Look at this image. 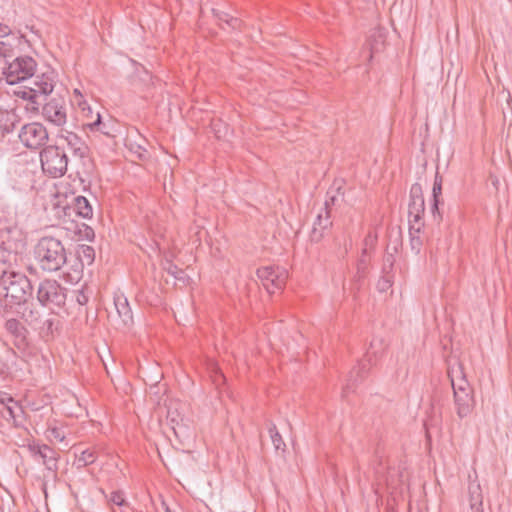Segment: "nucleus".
<instances>
[{
	"label": "nucleus",
	"mask_w": 512,
	"mask_h": 512,
	"mask_svg": "<svg viewBox=\"0 0 512 512\" xmlns=\"http://www.w3.org/2000/svg\"><path fill=\"white\" fill-rule=\"evenodd\" d=\"M37 63L34 58L24 55L15 56L9 60L5 74L6 83L10 85L26 82L19 87L15 95L40 105L41 101L52 93L56 83V74L52 69L35 74Z\"/></svg>",
	"instance_id": "1"
},
{
	"label": "nucleus",
	"mask_w": 512,
	"mask_h": 512,
	"mask_svg": "<svg viewBox=\"0 0 512 512\" xmlns=\"http://www.w3.org/2000/svg\"><path fill=\"white\" fill-rule=\"evenodd\" d=\"M19 242L8 243V250L0 249V291L10 304L21 305L32 296L29 278L17 270L16 250Z\"/></svg>",
	"instance_id": "2"
},
{
	"label": "nucleus",
	"mask_w": 512,
	"mask_h": 512,
	"mask_svg": "<svg viewBox=\"0 0 512 512\" xmlns=\"http://www.w3.org/2000/svg\"><path fill=\"white\" fill-rule=\"evenodd\" d=\"M34 255L40 268L47 272H56L67 261L66 250L62 242L54 237H42L35 246Z\"/></svg>",
	"instance_id": "3"
},
{
	"label": "nucleus",
	"mask_w": 512,
	"mask_h": 512,
	"mask_svg": "<svg viewBox=\"0 0 512 512\" xmlns=\"http://www.w3.org/2000/svg\"><path fill=\"white\" fill-rule=\"evenodd\" d=\"M42 170L52 177H60L67 170L66 153L59 146H47L40 153Z\"/></svg>",
	"instance_id": "4"
},
{
	"label": "nucleus",
	"mask_w": 512,
	"mask_h": 512,
	"mask_svg": "<svg viewBox=\"0 0 512 512\" xmlns=\"http://www.w3.org/2000/svg\"><path fill=\"white\" fill-rule=\"evenodd\" d=\"M65 289L56 280L46 279L40 282L37 299L43 306H61L65 302Z\"/></svg>",
	"instance_id": "5"
},
{
	"label": "nucleus",
	"mask_w": 512,
	"mask_h": 512,
	"mask_svg": "<svg viewBox=\"0 0 512 512\" xmlns=\"http://www.w3.org/2000/svg\"><path fill=\"white\" fill-rule=\"evenodd\" d=\"M257 277L267 292L273 294L284 288L288 271L282 267L266 266L257 270Z\"/></svg>",
	"instance_id": "6"
},
{
	"label": "nucleus",
	"mask_w": 512,
	"mask_h": 512,
	"mask_svg": "<svg viewBox=\"0 0 512 512\" xmlns=\"http://www.w3.org/2000/svg\"><path fill=\"white\" fill-rule=\"evenodd\" d=\"M115 312L109 314L112 325L119 330H124L132 326L133 313L127 297L123 293L114 295Z\"/></svg>",
	"instance_id": "7"
},
{
	"label": "nucleus",
	"mask_w": 512,
	"mask_h": 512,
	"mask_svg": "<svg viewBox=\"0 0 512 512\" xmlns=\"http://www.w3.org/2000/svg\"><path fill=\"white\" fill-rule=\"evenodd\" d=\"M19 139L27 148L38 149L48 141V132L41 123L32 122L21 128Z\"/></svg>",
	"instance_id": "8"
},
{
	"label": "nucleus",
	"mask_w": 512,
	"mask_h": 512,
	"mask_svg": "<svg viewBox=\"0 0 512 512\" xmlns=\"http://www.w3.org/2000/svg\"><path fill=\"white\" fill-rule=\"evenodd\" d=\"M425 212L422 187L420 184H413L410 189V201L408 205L409 223L412 228L420 230L422 218Z\"/></svg>",
	"instance_id": "9"
},
{
	"label": "nucleus",
	"mask_w": 512,
	"mask_h": 512,
	"mask_svg": "<svg viewBox=\"0 0 512 512\" xmlns=\"http://www.w3.org/2000/svg\"><path fill=\"white\" fill-rule=\"evenodd\" d=\"M33 458H40L43 465L50 471L58 469L59 454L46 444L37 441H29L26 445Z\"/></svg>",
	"instance_id": "10"
},
{
	"label": "nucleus",
	"mask_w": 512,
	"mask_h": 512,
	"mask_svg": "<svg viewBox=\"0 0 512 512\" xmlns=\"http://www.w3.org/2000/svg\"><path fill=\"white\" fill-rule=\"evenodd\" d=\"M335 200L336 196L330 195V192H328V199L325 201L324 208L320 210L313 223V228L310 234L311 241L319 242L331 228L332 221L330 219V211L328 207L330 204H334Z\"/></svg>",
	"instance_id": "11"
},
{
	"label": "nucleus",
	"mask_w": 512,
	"mask_h": 512,
	"mask_svg": "<svg viewBox=\"0 0 512 512\" xmlns=\"http://www.w3.org/2000/svg\"><path fill=\"white\" fill-rule=\"evenodd\" d=\"M42 115L49 123L55 126H63L67 122L65 101L62 98H52L44 104Z\"/></svg>",
	"instance_id": "12"
},
{
	"label": "nucleus",
	"mask_w": 512,
	"mask_h": 512,
	"mask_svg": "<svg viewBox=\"0 0 512 512\" xmlns=\"http://www.w3.org/2000/svg\"><path fill=\"white\" fill-rule=\"evenodd\" d=\"M58 141L62 146L67 148L73 155L83 158L87 153V146L84 141L74 132L68 130H61L58 134Z\"/></svg>",
	"instance_id": "13"
},
{
	"label": "nucleus",
	"mask_w": 512,
	"mask_h": 512,
	"mask_svg": "<svg viewBox=\"0 0 512 512\" xmlns=\"http://www.w3.org/2000/svg\"><path fill=\"white\" fill-rule=\"evenodd\" d=\"M454 404L457 415L460 418L467 417L474 407L473 391L469 392H455L454 393Z\"/></svg>",
	"instance_id": "14"
},
{
	"label": "nucleus",
	"mask_w": 512,
	"mask_h": 512,
	"mask_svg": "<svg viewBox=\"0 0 512 512\" xmlns=\"http://www.w3.org/2000/svg\"><path fill=\"white\" fill-rule=\"evenodd\" d=\"M374 241L375 237H373L372 235H368L365 239V247L363 248L361 257L358 260L356 273L353 277V281L355 283H359L367 275L369 266L368 246L373 245Z\"/></svg>",
	"instance_id": "15"
},
{
	"label": "nucleus",
	"mask_w": 512,
	"mask_h": 512,
	"mask_svg": "<svg viewBox=\"0 0 512 512\" xmlns=\"http://www.w3.org/2000/svg\"><path fill=\"white\" fill-rule=\"evenodd\" d=\"M5 329L14 337V344L19 349L27 345L26 329L17 319L11 318L5 322Z\"/></svg>",
	"instance_id": "16"
},
{
	"label": "nucleus",
	"mask_w": 512,
	"mask_h": 512,
	"mask_svg": "<svg viewBox=\"0 0 512 512\" xmlns=\"http://www.w3.org/2000/svg\"><path fill=\"white\" fill-rule=\"evenodd\" d=\"M18 123V116L12 110L0 109V137L11 133Z\"/></svg>",
	"instance_id": "17"
},
{
	"label": "nucleus",
	"mask_w": 512,
	"mask_h": 512,
	"mask_svg": "<svg viewBox=\"0 0 512 512\" xmlns=\"http://www.w3.org/2000/svg\"><path fill=\"white\" fill-rule=\"evenodd\" d=\"M14 57L13 45L7 41L0 40V81L5 79L9 60Z\"/></svg>",
	"instance_id": "18"
},
{
	"label": "nucleus",
	"mask_w": 512,
	"mask_h": 512,
	"mask_svg": "<svg viewBox=\"0 0 512 512\" xmlns=\"http://www.w3.org/2000/svg\"><path fill=\"white\" fill-rule=\"evenodd\" d=\"M451 384L453 388V393L455 392H469L473 391L470 384L466 380L465 376L462 375V371L460 369L450 372Z\"/></svg>",
	"instance_id": "19"
},
{
	"label": "nucleus",
	"mask_w": 512,
	"mask_h": 512,
	"mask_svg": "<svg viewBox=\"0 0 512 512\" xmlns=\"http://www.w3.org/2000/svg\"><path fill=\"white\" fill-rule=\"evenodd\" d=\"M6 234V240H3L0 249L8 250V243H14L16 241L19 242L20 246L16 250V257L18 258L19 249L24 247V239L22 237V233L16 227L7 228L4 232Z\"/></svg>",
	"instance_id": "20"
},
{
	"label": "nucleus",
	"mask_w": 512,
	"mask_h": 512,
	"mask_svg": "<svg viewBox=\"0 0 512 512\" xmlns=\"http://www.w3.org/2000/svg\"><path fill=\"white\" fill-rule=\"evenodd\" d=\"M73 207L76 214L83 218L89 219L93 215L92 206L84 196L75 197Z\"/></svg>",
	"instance_id": "21"
},
{
	"label": "nucleus",
	"mask_w": 512,
	"mask_h": 512,
	"mask_svg": "<svg viewBox=\"0 0 512 512\" xmlns=\"http://www.w3.org/2000/svg\"><path fill=\"white\" fill-rule=\"evenodd\" d=\"M183 408L184 406L180 403H171L168 407L167 418L173 424V429H175V426L185 425L184 416L181 413Z\"/></svg>",
	"instance_id": "22"
},
{
	"label": "nucleus",
	"mask_w": 512,
	"mask_h": 512,
	"mask_svg": "<svg viewBox=\"0 0 512 512\" xmlns=\"http://www.w3.org/2000/svg\"><path fill=\"white\" fill-rule=\"evenodd\" d=\"M470 505L472 509H476L479 512V507L482 504V492L479 483L473 482L470 483L468 487Z\"/></svg>",
	"instance_id": "23"
},
{
	"label": "nucleus",
	"mask_w": 512,
	"mask_h": 512,
	"mask_svg": "<svg viewBox=\"0 0 512 512\" xmlns=\"http://www.w3.org/2000/svg\"><path fill=\"white\" fill-rule=\"evenodd\" d=\"M213 14L219 21V24H226L231 29H238L241 26V21L238 18L230 16L228 13L213 9Z\"/></svg>",
	"instance_id": "24"
},
{
	"label": "nucleus",
	"mask_w": 512,
	"mask_h": 512,
	"mask_svg": "<svg viewBox=\"0 0 512 512\" xmlns=\"http://www.w3.org/2000/svg\"><path fill=\"white\" fill-rule=\"evenodd\" d=\"M46 438L50 442H65L66 430L63 426H49L46 430Z\"/></svg>",
	"instance_id": "25"
},
{
	"label": "nucleus",
	"mask_w": 512,
	"mask_h": 512,
	"mask_svg": "<svg viewBox=\"0 0 512 512\" xmlns=\"http://www.w3.org/2000/svg\"><path fill=\"white\" fill-rule=\"evenodd\" d=\"M85 126H87V128L90 131H99L107 136L112 135L111 131L107 127V124L101 121V116L99 112L95 114V120L91 122H86Z\"/></svg>",
	"instance_id": "26"
},
{
	"label": "nucleus",
	"mask_w": 512,
	"mask_h": 512,
	"mask_svg": "<svg viewBox=\"0 0 512 512\" xmlns=\"http://www.w3.org/2000/svg\"><path fill=\"white\" fill-rule=\"evenodd\" d=\"M386 345L384 341L380 338H375L371 341L370 348L367 352V356L371 358V356L378 357L385 350Z\"/></svg>",
	"instance_id": "27"
},
{
	"label": "nucleus",
	"mask_w": 512,
	"mask_h": 512,
	"mask_svg": "<svg viewBox=\"0 0 512 512\" xmlns=\"http://www.w3.org/2000/svg\"><path fill=\"white\" fill-rule=\"evenodd\" d=\"M432 192L434 198L432 212L434 213L436 210H438V197L441 195L442 192V178L439 176L438 173H436L435 175Z\"/></svg>",
	"instance_id": "28"
},
{
	"label": "nucleus",
	"mask_w": 512,
	"mask_h": 512,
	"mask_svg": "<svg viewBox=\"0 0 512 512\" xmlns=\"http://www.w3.org/2000/svg\"><path fill=\"white\" fill-rule=\"evenodd\" d=\"M96 460L95 451L91 449H87L81 452V454L77 458V463L79 466H87Z\"/></svg>",
	"instance_id": "29"
},
{
	"label": "nucleus",
	"mask_w": 512,
	"mask_h": 512,
	"mask_svg": "<svg viewBox=\"0 0 512 512\" xmlns=\"http://www.w3.org/2000/svg\"><path fill=\"white\" fill-rule=\"evenodd\" d=\"M269 433L271 436L272 443L276 450L282 449L285 446V443L283 442L282 436L280 433L276 430V427L273 425L269 428Z\"/></svg>",
	"instance_id": "30"
},
{
	"label": "nucleus",
	"mask_w": 512,
	"mask_h": 512,
	"mask_svg": "<svg viewBox=\"0 0 512 512\" xmlns=\"http://www.w3.org/2000/svg\"><path fill=\"white\" fill-rule=\"evenodd\" d=\"M393 283V275H382L377 283V288L380 292L387 291Z\"/></svg>",
	"instance_id": "31"
},
{
	"label": "nucleus",
	"mask_w": 512,
	"mask_h": 512,
	"mask_svg": "<svg viewBox=\"0 0 512 512\" xmlns=\"http://www.w3.org/2000/svg\"><path fill=\"white\" fill-rule=\"evenodd\" d=\"M74 297H75L76 302L81 306L86 305L89 301V295L87 293V289H84V288L75 290Z\"/></svg>",
	"instance_id": "32"
},
{
	"label": "nucleus",
	"mask_w": 512,
	"mask_h": 512,
	"mask_svg": "<svg viewBox=\"0 0 512 512\" xmlns=\"http://www.w3.org/2000/svg\"><path fill=\"white\" fill-rule=\"evenodd\" d=\"M394 265V258L392 255H387L384 258L382 266V275H392V269Z\"/></svg>",
	"instance_id": "33"
},
{
	"label": "nucleus",
	"mask_w": 512,
	"mask_h": 512,
	"mask_svg": "<svg viewBox=\"0 0 512 512\" xmlns=\"http://www.w3.org/2000/svg\"><path fill=\"white\" fill-rule=\"evenodd\" d=\"M78 108L80 109L83 118L86 119L87 122H91V121L95 120V119H93L94 118L93 109L90 107L88 102H86V105L78 106Z\"/></svg>",
	"instance_id": "34"
},
{
	"label": "nucleus",
	"mask_w": 512,
	"mask_h": 512,
	"mask_svg": "<svg viewBox=\"0 0 512 512\" xmlns=\"http://www.w3.org/2000/svg\"><path fill=\"white\" fill-rule=\"evenodd\" d=\"M77 267L73 269L72 273H67L68 281L70 282H78L82 275V264L77 263Z\"/></svg>",
	"instance_id": "35"
},
{
	"label": "nucleus",
	"mask_w": 512,
	"mask_h": 512,
	"mask_svg": "<svg viewBox=\"0 0 512 512\" xmlns=\"http://www.w3.org/2000/svg\"><path fill=\"white\" fill-rule=\"evenodd\" d=\"M72 102L77 107L80 105H86L87 101H86L84 95L82 94V92L78 88L74 89V91H73Z\"/></svg>",
	"instance_id": "36"
},
{
	"label": "nucleus",
	"mask_w": 512,
	"mask_h": 512,
	"mask_svg": "<svg viewBox=\"0 0 512 512\" xmlns=\"http://www.w3.org/2000/svg\"><path fill=\"white\" fill-rule=\"evenodd\" d=\"M110 501L117 506H122L125 503V499L121 492H112Z\"/></svg>",
	"instance_id": "37"
},
{
	"label": "nucleus",
	"mask_w": 512,
	"mask_h": 512,
	"mask_svg": "<svg viewBox=\"0 0 512 512\" xmlns=\"http://www.w3.org/2000/svg\"><path fill=\"white\" fill-rule=\"evenodd\" d=\"M0 403L3 404L5 407H7V405L10 404L16 405V402L13 400V398L6 394L0 395Z\"/></svg>",
	"instance_id": "38"
},
{
	"label": "nucleus",
	"mask_w": 512,
	"mask_h": 512,
	"mask_svg": "<svg viewBox=\"0 0 512 512\" xmlns=\"http://www.w3.org/2000/svg\"><path fill=\"white\" fill-rule=\"evenodd\" d=\"M420 245H421V241L418 237L411 238V246H412L413 250H415L416 252H419Z\"/></svg>",
	"instance_id": "39"
},
{
	"label": "nucleus",
	"mask_w": 512,
	"mask_h": 512,
	"mask_svg": "<svg viewBox=\"0 0 512 512\" xmlns=\"http://www.w3.org/2000/svg\"><path fill=\"white\" fill-rule=\"evenodd\" d=\"M14 407H17V404L16 405H13V404H10V405H7L6 410L9 414V417L14 419L15 418V411H14Z\"/></svg>",
	"instance_id": "40"
},
{
	"label": "nucleus",
	"mask_w": 512,
	"mask_h": 512,
	"mask_svg": "<svg viewBox=\"0 0 512 512\" xmlns=\"http://www.w3.org/2000/svg\"><path fill=\"white\" fill-rule=\"evenodd\" d=\"M83 253L85 256L91 258L94 255V250L90 246H86L83 248Z\"/></svg>",
	"instance_id": "41"
},
{
	"label": "nucleus",
	"mask_w": 512,
	"mask_h": 512,
	"mask_svg": "<svg viewBox=\"0 0 512 512\" xmlns=\"http://www.w3.org/2000/svg\"><path fill=\"white\" fill-rule=\"evenodd\" d=\"M169 272L174 275L175 278L181 279V277L178 275V273H182L181 270H178L177 267H173L169 270Z\"/></svg>",
	"instance_id": "42"
},
{
	"label": "nucleus",
	"mask_w": 512,
	"mask_h": 512,
	"mask_svg": "<svg viewBox=\"0 0 512 512\" xmlns=\"http://www.w3.org/2000/svg\"><path fill=\"white\" fill-rule=\"evenodd\" d=\"M8 33H9L8 26L0 24V36L7 35Z\"/></svg>",
	"instance_id": "43"
},
{
	"label": "nucleus",
	"mask_w": 512,
	"mask_h": 512,
	"mask_svg": "<svg viewBox=\"0 0 512 512\" xmlns=\"http://www.w3.org/2000/svg\"><path fill=\"white\" fill-rule=\"evenodd\" d=\"M387 485L389 488L392 489V492L397 489V486L394 484V482L391 479H388Z\"/></svg>",
	"instance_id": "44"
},
{
	"label": "nucleus",
	"mask_w": 512,
	"mask_h": 512,
	"mask_svg": "<svg viewBox=\"0 0 512 512\" xmlns=\"http://www.w3.org/2000/svg\"><path fill=\"white\" fill-rule=\"evenodd\" d=\"M91 233L93 235V230L89 229V232L87 233V235Z\"/></svg>",
	"instance_id": "45"
}]
</instances>
